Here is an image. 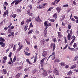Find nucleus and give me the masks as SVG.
Masks as SVG:
<instances>
[{
    "label": "nucleus",
    "instance_id": "1",
    "mask_svg": "<svg viewBox=\"0 0 78 78\" xmlns=\"http://www.w3.org/2000/svg\"><path fill=\"white\" fill-rule=\"evenodd\" d=\"M47 59V58L45 57L43 58L41 61L40 63L41 64V66H43V65H44V61H45V60H46Z\"/></svg>",
    "mask_w": 78,
    "mask_h": 78
},
{
    "label": "nucleus",
    "instance_id": "2",
    "mask_svg": "<svg viewBox=\"0 0 78 78\" xmlns=\"http://www.w3.org/2000/svg\"><path fill=\"white\" fill-rule=\"evenodd\" d=\"M51 48H53L52 51H54V50L55 49V48H56V47L55 46V44L54 43H52L51 44Z\"/></svg>",
    "mask_w": 78,
    "mask_h": 78
},
{
    "label": "nucleus",
    "instance_id": "3",
    "mask_svg": "<svg viewBox=\"0 0 78 78\" xmlns=\"http://www.w3.org/2000/svg\"><path fill=\"white\" fill-rule=\"evenodd\" d=\"M54 73L55 74V75H59V73L58 72V71L57 70V69L55 68L54 69Z\"/></svg>",
    "mask_w": 78,
    "mask_h": 78
},
{
    "label": "nucleus",
    "instance_id": "4",
    "mask_svg": "<svg viewBox=\"0 0 78 78\" xmlns=\"http://www.w3.org/2000/svg\"><path fill=\"white\" fill-rule=\"evenodd\" d=\"M47 28H48V27H46L45 29V30H44V37H47V31L46 30Z\"/></svg>",
    "mask_w": 78,
    "mask_h": 78
},
{
    "label": "nucleus",
    "instance_id": "5",
    "mask_svg": "<svg viewBox=\"0 0 78 78\" xmlns=\"http://www.w3.org/2000/svg\"><path fill=\"white\" fill-rule=\"evenodd\" d=\"M35 20L37 22H42V20L39 18V16H38L37 17L35 18Z\"/></svg>",
    "mask_w": 78,
    "mask_h": 78
},
{
    "label": "nucleus",
    "instance_id": "6",
    "mask_svg": "<svg viewBox=\"0 0 78 78\" xmlns=\"http://www.w3.org/2000/svg\"><path fill=\"white\" fill-rule=\"evenodd\" d=\"M56 10L58 13H59L60 11L62 10V8L60 7H58L56 8Z\"/></svg>",
    "mask_w": 78,
    "mask_h": 78
},
{
    "label": "nucleus",
    "instance_id": "7",
    "mask_svg": "<svg viewBox=\"0 0 78 78\" xmlns=\"http://www.w3.org/2000/svg\"><path fill=\"white\" fill-rule=\"evenodd\" d=\"M9 14V11L8 10H7L4 12V13L3 14L4 17H5V16H8V14Z\"/></svg>",
    "mask_w": 78,
    "mask_h": 78
},
{
    "label": "nucleus",
    "instance_id": "8",
    "mask_svg": "<svg viewBox=\"0 0 78 78\" xmlns=\"http://www.w3.org/2000/svg\"><path fill=\"white\" fill-rule=\"evenodd\" d=\"M75 37L74 36H72V38L73 39L72 40V41H71V42L70 44V45H72V44H73V43L74 42V41H75Z\"/></svg>",
    "mask_w": 78,
    "mask_h": 78
},
{
    "label": "nucleus",
    "instance_id": "9",
    "mask_svg": "<svg viewBox=\"0 0 78 78\" xmlns=\"http://www.w3.org/2000/svg\"><path fill=\"white\" fill-rule=\"evenodd\" d=\"M47 52L44 51L43 52L42 55L43 57H45L47 56Z\"/></svg>",
    "mask_w": 78,
    "mask_h": 78
},
{
    "label": "nucleus",
    "instance_id": "10",
    "mask_svg": "<svg viewBox=\"0 0 78 78\" xmlns=\"http://www.w3.org/2000/svg\"><path fill=\"white\" fill-rule=\"evenodd\" d=\"M51 57V58L52 59V60H54L55 59V58L56 57H55V55H51L48 58V59H49L50 57Z\"/></svg>",
    "mask_w": 78,
    "mask_h": 78
},
{
    "label": "nucleus",
    "instance_id": "11",
    "mask_svg": "<svg viewBox=\"0 0 78 78\" xmlns=\"http://www.w3.org/2000/svg\"><path fill=\"white\" fill-rule=\"evenodd\" d=\"M68 32H69L67 30L66 31V33H68V35L67 36V37L68 40H70V37H71V35H70V33H69Z\"/></svg>",
    "mask_w": 78,
    "mask_h": 78
},
{
    "label": "nucleus",
    "instance_id": "12",
    "mask_svg": "<svg viewBox=\"0 0 78 78\" xmlns=\"http://www.w3.org/2000/svg\"><path fill=\"white\" fill-rule=\"evenodd\" d=\"M38 54H39V53L38 52H37L36 54V55L35 56L34 60V63H35V62H36V60L37 59V55H38Z\"/></svg>",
    "mask_w": 78,
    "mask_h": 78
},
{
    "label": "nucleus",
    "instance_id": "13",
    "mask_svg": "<svg viewBox=\"0 0 78 78\" xmlns=\"http://www.w3.org/2000/svg\"><path fill=\"white\" fill-rule=\"evenodd\" d=\"M68 49H69L70 51H75V49L72 48H70V46H68Z\"/></svg>",
    "mask_w": 78,
    "mask_h": 78
},
{
    "label": "nucleus",
    "instance_id": "14",
    "mask_svg": "<svg viewBox=\"0 0 78 78\" xmlns=\"http://www.w3.org/2000/svg\"><path fill=\"white\" fill-rule=\"evenodd\" d=\"M31 18H29L28 19H27L26 21V22L27 23H30V22H31Z\"/></svg>",
    "mask_w": 78,
    "mask_h": 78
},
{
    "label": "nucleus",
    "instance_id": "15",
    "mask_svg": "<svg viewBox=\"0 0 78 78\" xmlns=\"http://www.w3.org/2000/svg\"><path fill=\"white\" fill-rule=\"evenodd\" d=\"M24 52H25L24 53V55H26V56H30V53H28V52L24 51Z\"/></svg>",
    "mask_w": 78,
    "mask_h": 78
},
{
    "label": "nucleus",
    "instance_id": "16",
    "mask_svg": "<svg viewBox=\"0 0 78 78\" xmlns=\"http://www.w3.org/2000/svg\"><path fill=\"white\" fill-rule=\"evenodd\" d=\"M42 74L44 76H47V75H48V74L47 73V71H44L43 72Z\"/></svg>",
    "mask_w": 78,
    "mask_h": 78
},
{
    "label": "nucleus",
    "instance_id": "17",
    "mask_svg": "<svg viewBox=\"0 0 78 78\" xmlns=\"http://www.w3.org/2000/svg\"><path fill=\"white\" fill-rule=\"evenodd\" d=\"M72 73H73V72L70 70L69 72L67 73L66 74L67 75H71Z\"/></svg>",
    "mask_w": 78,
    "mask_h": 78
},
{
    "label": "nucleus",
    "instance_id": "18",
    "mask_svg": "<svg viewBox=\"0 0 78 78\" xmlns=\"http://www.w3.org/2000/svg\"><path fill=\"white\" fill-rule=\"evenodd\" d=\"M76 67V64L72 66L70 69H75Z\"/></svg>",
    "mask_w": 78,
    "mask_h": 78
},
{
    "label": "nucleus",
    "instance_id": "19",
    "mask_svg": "<svg viewBox=\"0 0 78 78\" xmlns=\"http://www.w3.org/2000/svg\"><path fill=\"white\" fill-rule=\"evenodd\" d=\"M22 74L21 73H18L16 76V78H19L20 76V75Z\"/></svg>",
    "mask_w": 78,
    "mask_h": 78
},
{
    "label": "nucleus",
    "instance_id": "20",
    "mask_svg": "<svg viewBox=\"0 0 78 78\" xmlns=\"http://www.w3.org/2000/svg\"><path fill=\"white\" fill-rule=\"evenodd\" d=\"M0 41L4 42L5 41V39L2 38V37H1L0 38Z\"/></svg>",
    "mask_w": 78,
    "mask_h": 78
},
{
    "label": "nucleus",
    "instance_id": "21",
    "mask_svg": "<svg viewBox=\"0 0 78 78\" xmlns=\"http://www.w3.org/2000/svg\"><path fill=\"white\" fill-rule=\"evenodd\" d=\"M58 36L59 37H61L62 35H61V33L60 32H58Z\"/></svg>",
    "mask_w": 78,
    "mask_h": 78
},
{
    "label": "nucleus",
    "instance_id": "22",
    "mask_svg": "<svg viewBox=\"0 0 78 78\" xmlns=\"http://www.w3.org/2000/svg\"><path fill=\"white\" fill-rule=\"evenodd\" d=\"M27 28H28V25L27 24L25 26V28H24L25 31H26Z\"/></svg>",
    "mask_w": 78,
    "mask_h": 78
},
{
    "label": "nucleus",
    "instance_id": "23",
    "mask_svg": "<svg viewBox=\"0 0 78 78\" xmlns=\"http://www.w3.org/2000/svg\"><path fill=\"white\" fill-rule=\"evenodd\" d=\"M37 8L41 9L44 8V6H42V5H39L37 7Z\"/></svg>",
    "mask_w": 78,
    "mask_h": 78
},
{
    "label": "nucleus",
    "instance_id": "24",
    "mask_svg": "<svg viewBox=\"0 0 78 78\" xmlns=\"http://www.w3.org/2000/svg\"><path fill=\"white\" fill-rule=\"evenodd\" d=\"M3 73H4V74H6V73H7L6 72L7 71L6 69H3Z\"/></svg>",
    "mask_w": 78,
    "mask_h": 78
},
{
    "label": "nucleus",
    "instance_id": "25",
    "mask_svg": "<svg viewBox=\"0 0 78 78\" xmlns=\"http://www.w3.org/2000/svg\"><path fill=\"white\" fill-rule=\"evenodd\" d=\"M65 15H63L62 17V18H61L60 20H61L62 21L63 20H64V19L65 18Z\"/></svg>",
    "mask_w": 78,
    "mask_h": 78
},
{
    "label": "nucleus",
    "instance_id": "26",
    "mask_svg": "<svg viewBox=\"0 0 78 78\" xmlns=\"http://www.w3.org/2000/svg\"><path fill=\"white\" fill-rule=\"evenodd\" d=\"M41 42L42 43V44H43V45H44V44H45V40L44 39L42 40L41 41Z\"/></svg>",
    "mask_w": 78,
    "mask_h": 78
},
{
    "label": "nucleus",
    "instance_id": "27",
    "mask_svg": "<svg viewBox=\"0 0 78 78\" xmlns=\"http://www.w3.org/2000/svg\"><path fill=\"white\" fill-rule=\"evenodd\" d=\"M53 17L55 18V19H56L57 18V14L56 13H55L53 16Z\"/></svg>",
    "mask_w": 78,
    "mask_h": 78
},
{
    "label": "nucleus",
    "instance_id": "28",
    "mask_svg": "<svg viewBox=\"0 0 78 78\" xmlns=\"http://www.w3.org/2000/svg\"><path fill=\"white\" fill-rule=\"evenodd\" d=\"M16 56H15L14 57V58L13 60V62H16Z\"/></svg>",
    "mask_w": 78,
    "mask_h": 78
},
{
    "label": "nucleus",
    "instance_id": "29",
    "mask_svg": "<svg viewBox=\"0 0 78 78\" xmlns=\"http://www.w3.org/2000/svg\"><path fill=\"white\" fill-rule=\"evenodd\" d=\"M33 30H29L28 32V34H31V33H33Z\"/></svg>",
    "mask_w": 78,
    "mask_h": 78
},
{
    "label": "nucleus",
    "instance_id": "30",
    "mask_svg": "<svg viewBox=\"0 0 78 78\" xmlns=\"http://www.w3.org/2000/svg\"><path fill=\"white\" fill-rule=\"evenodd\" d=\"M44 24L45 27H48V24H47V22L46 21L44 22Z\"/></svg>",
    "mask_w": 78,
    "mask_h": 78
},
{
    "label": "nucleus",
    "instance_id": "31",
    "mask_svg": "<svg viewBox=\"0 0 78 78\" xmlns=\"http://www.w3.org/2000/svg\"><path fill=\"white\" fill-rule=\"evenodd\" d=\"M48 20L51 21V22H55V20L54 19H49Z\"/></svg>",
    "mask_w": 78,
    "mask_h": 78
},
{
    "label": "nucleus",
    "instance_id": "32",
    "mask_svg": "<svg viewBox=\"0 0 78 78\" xmlns=\"http://www.w3.org/2000/svg\"><path fill=\"white\" fill-rule=\"evenodd\" d=\"M53 9V7H51L47 11H50L52 9Z\"/></svg>",
    "mask_w": 78,
    "mask_h": 78
},
{
    "label": "nucleus",
    "instance_id": "33",
    "mask_svg": "<svg viewBox=\"0 0 78 78\" xmlns=\"http://www.w3.org/2000/svg\"><path fill=\"white\" fill-rule=\"evenodd\" d=\"M20 2V1L19 0H18L16 1L15 2V5H18V4H19V3Z\"/></svg>",
    "mask_w": 78,
    "mask_h": 78
},
{
    "label": "nucleus",
    "instance_id": "34",
    "mask_svg": "<svg viewBox=\"0 0 78 78\" xmlns=\"http://www.w3.org/2000/svg\"><path fill=\"white\" fill-rule=\"evenodd\" d=\"M60 64L61 66H65V63L63 62H62L61 63H60Z\"/></svg>",
    "mask_w": 78,
    "mask_h": 78
},
{
    "label": "nucleus",
    "instance_id": "35",
    "mask_svg": "<svg viewBox=\"0 0 78 78\" xmlns=\"http://www.w3.org/2000/svg\"><path fill=\"white\" fill-rule=\"evenodd\" d=\"M53 41L54 42H56L57 41H56V38H54L53 39Z\"/></svg>",
    "mask_w": 78,
    "mask_h": 78
},
{
    "label": "nucleus",
    "instance_id": "36",
    "mask_svg": "<svg viewBox=\"0 0 78 78\" xmlns=\"http://www.w3.org/2000/svg\"><path fill=\"white\" fill-rule=\"evenodd\" d=\"M4 3L5 6H8V3L6 2H4Z\"/></svg>",
    "mask_w": 78,
    "mask_h": 78
},
{
    "label": "nucleus",
    "instance_id": "37",
    "mask_svg": "<svg viewBox=\"0 0 78 78\" xmlns=\"http://www.w3.org/2000/svg\"><path fill=\"white\" fill-rule=\"evenodd\" d=\"M12 52H10L9 55V58H11V55H12Z\"/></svg>",
    "mask_w": 78,
    "mask_h": 78
},
{
    "label": "nucleus",
    "instance_id": "38",
    "mask_svg": "<svg viewBox=\"0 0 78 78\" xmlns=\"http://www.w3.org/2000/svg\"><path fill=\"white\" fill-rule=\"evenodd\" d=\"M25 50H26L27 51H29V49L27 47H25Z\"/></svg>",
    "mask_w": 78,
    "mask_h": 78
},
{
    "label": "nucleus",
    "instance_id": "39",
    "mask_svg": "<svg viewBox=\"0 0 78 78\" xmlns=\"http://www.w3.org/2000/svg\"><path fill=\"white\" fill-rule=\"evenodd\" d=\"M16 16H17V15H16V14H14L12 16V17H13V18H15Z\"/></svg>",
    "mask_w": 78,
    "mask_h": 78
},
{
    "label": "nucleus",
    "instance_id": "40",
    "mask_svg": "<svg viewBox=\"0 0 78 78\" xmlns=\"http://www.w3.org/2000/svg\"><path fill=\"white\" fill-rule=\"evenodd\" d=\"M25 23V21H23L21 23V25H23L24 24V23Z\"/></svg>",
    "mask_w": 78,
    "mask_h": 78
},
{
    "label": "nucleus",
    "instance_id": "41",
    "mask_svg": "<svg viewBox=\"0 0 78 78\" xmlns=\"http://www.w3.org/2000/svg\"><path fill=\"white\" fill-rule=\"evenodd\" d=\"M68 6H69V5H68V4H66L63 6V7H68Z\"/></svg>",
    "mask_w": 78,
    "mask_h": 78
},
{
    "label": "nucleus",
    "instance_id": "42",
    "mask_svg": "<svg viewBox=\"0 0 78 78\" xmlns=\"http://www.w3.org/2000/svg\"><path fill=\"white\" fill-rule=\"evenodd\" d=\"M71 20L72 21H73V22H75V19L73 18H71Z\"/></svg>",
    "mask_w": 78,
    "mask_h": 78
},
{
    "label": "nucleus",
    "instance_id": "43",
    "mask_svg": "<svg viewBox=\"0 0 78 78\" xmlns=\"http://www.w3.org/2000/svg\"><path fill=\"white\" fill-rule=\"evenodd\" d=\"M68 46V45L67 44H66L65 47L63 48V50H65V49H66L67 48V47Z\"/></svg>",
    "mask_w": 78,
    "mask_h": 78
},
{
    "label": "nucleus",
    "instance_id": "44",
    "mask_svg": "<svg viewBox=\"0 0 78 78\" xmlns=\"http://www.w3.org/2000/svg\"><path fill=\"white\" fill-rule=\"evenodd\" d=\"M3 59H4V60H5V61H6V59H7V57L4 56L3 57Z\"/></svg>",
    "mask_w": 78,
    "mask_h": 78
},
{
    "label": "nucleus",
    "instance_id": "45",
    "mask_svg": "<svg viewBox=\"0 0 78 78\" xmlns=\"http://www.w3.org/2000/svg\"><path fill=\"white\" fill-rule=\"evenodd\" d=\"M5 43H4L3 44L1 45V47H5Z\"/></svg>",
    "mask_w": 78,
    "mask_h": 78
},
{
    "label": "nucleus",
    "instance_id": "46",
    "mask_svg": "<svg viewBox=\"0 0 78 78\" xmlns=\"http://www.w3.org/2000/svg\"><path fill=\"white\" fill-rule=\"evenodd\" d=\"M56 1H55L54 2H52V5H55V6H56V5H55V3H56Z\"/></svg>",
    "mask_w": 78,
    "mask_h": 78
},
{
    "label": "nucleus",
    "instance_id": "47",
    "mask_svg": "<svg viewBox=\"0 0 78 78\" xmlns=\"http://www.w3.org/2000/svg\"><path fill=\"white\" fill-rule=\"evenodd\" d=\"M36 72V69H35L34 70V71L33 72V74H34Z\"/></svg>",
    "mask_w": 78,
    "mask_h": 78
},
{
    "label": "nucleus",
    "instance_id": "48",
    "mask_svg": "<svg viewBox=\"0 0 78 78\" xmlns=\"http://www.w3.org/2000/svg\"><path fill=\"white\" fill-rule=\"evenodd\" d=\"M64 39H65V43L66 44L67 41V39L66 38V37H65Z\"/></svg>",
    "mask_w": 78,
    "mask_h": 78
},
{
    "label": "nucleus",
    "instance_id": "49",
    "mask_svg": "<svg viewBox=\"0 0 78 78\" xmlns=\"http://www.w3.org/2000/svg\"><path fill=\"white\" fill-rule=\"evenodd\" d=\"M28 15H29V16H33V13H30L29 14H28Z\"/></svg>",
    "mask_w": 78,
    "mask_h": 78
},
{
    "label": "nucleus",
    "instance_id": "50",
    "mask_svg": "<svg viewBox=\"0 0 78 78\" xmlns=\"http://www.w3.org/2000/svg\"><path fill=\"white\" fill-rule=\"evenodd\" d=\"M15 50H16V46H15V45L13 48V51H14Z\"/></svg>",
    "mask_w": 78,
    "mask_h": 78
},
{
    "label": "nucleus",
    "instance_id": "51",
    "mask_svg": "<svg viewBox=\"0 0 78 78\" xmlns=\"http://www.w3.org/2000/svg\"><path fill=\"white\" fill-rule=\"evenodd\" d=\"M32 23H30V27H29V28H30V27H33V25H32Z\"/></svg>",
    "mask_w": 78,
    "mask_h": 78
},
{
    "label": "nucleus",
    "instance_id": "52",
    "mask_svg": "<svg viewBox=\"0 0 78 78\" xmlns=\"http://www.w3.org/2000/svg\"><path fill=\"white\" fill-rule=\"evenodd\" d=\"M73 47H74V48H75L76 47V43H74L73 45Z\"/></svg>",
    "mask_w": 78,
    "mask_h": 78
},
{
    "label": "nucleus",
    "instance_id": "53",
    "mask_svg": "<svg viewBox=\"0 0 78 78\" xmlns=\"http://www.w3.org/2000/svg\"><path fill=\"white\" fill-rule=\"evenodd\" d=\"M47 3H44L43 4V5L44 6H47Z\"/></svg>",
    "mask_w": 78,
    "mask_h": 78
},
{
    "label": "nucleus",
    "instance_id": "54",
    "mask_svg": "<svg viewBox=\"0 0 78 78\" xmlns=\"http://www.w3.org/2000/svg\"><path fill=\"white\" fill-rule=\"evenodd\" d=\"M60 0H55V1L56 2V4H58V3L60 1Z\"/></svg>",
    "mask_w": 78,
    "mask_h": 78
},
{
    "label": "nucleus",
    "instance_id": "55",
    "mask_svg": "<svg viewBox=\"0 0 78 78\" xmlns=\"http://www.w3.org/2000/svg\"><path fill=\"white\" fill-rule=\"evenodd\" d=\"M10 46H11V48H12V47H13V45H14V44L13 43L11 44H10Z\"/></svg>",
    "mask_w": 78,
    "mask_h": 78
},
{
    "label": "nucleus",
    "instance_id": "56",
    "mask_svg": "<svg viewBox=\"0 0 78 78\" xmlns=\"http://www.w3.org/2000/svg\"><path fill=\"white\" fill-rule=\"evenodd\" d=\"M73 5H76V2L75 1H73Z\"/></svg>",
    "mask_w": 78,
    "mask_h": 78
},
{
    "label": "nucleus",
    "instance_id": "57",
    "mask_svg": "<svg viewBox=\"0 0 78 78\" xmlns=\"http://www.w3.org/2000/svg\"><path fill=\"white\" fill-rule=\"evenodd\" d=\"M4 30H5V31H6L7 30H8V27H5L4 28Z\"/></svg>",
    "mask_w": 78,
    "mask_h": 78
},
{
    "label": "nucleus",
    "instance_id": "58",
    "mask_svg": "<svg viewBox=\"0 0 78 78\" xmlns=\"http://www.w3.org/2000/svg\"><path fill=\"white\" fill-rule=\"evenodd\" d=\"M29 7L30 8V9H31L32 8V5H29Z\"/></svg>",
    "mask_w": 78,
    "mask_h": 78
},
{
    "label": "nucleus",
    "instance_id": "59",
    "mask_svg": "<svg viewBox=\"0 0 78 78\" xmlns=\"http://www.w3.org/2000/svg\"><path fill=\"white\" fill-rule=\"evenodd\" d=\"M27 13V14H29L30 13V10H28Z\"/></svg>",
    "mask_w": 78,
    "mask_h": 78
},
{
    "label": "nucleus",
    "instance_id": "60",
    "mask_svg": "<svg viewBox=\"0 0 78 78\" xmlns=\"http://www.w3.org/2000/svg\"><path fill=\"white\" fill-rule=\"evenodd\" d=\"M71 25H68V27L69 29H70L71 28Z\"/></svg>",
    "mask_w": 78,
    "mask_h": 78
},
{
    "label": "nucleus",
    "instance_id": "61",
    "mask_svg": "<svg viewBox=\"0 0 78 78\" xmlns=\"http://www.w3.org/2000/svg\"><path fill=\"white\" fill-rule=\"evenodd\" d=\"M27 62H28V63L29 62H30V60H29V59H27L26 60Z\"/></svg>",
    "mask_w": 78,
    "mask_h": 78
},
{
    "label": "nucleus",
    "instance_id": "62",
    "mask_svg": "<svg viewBox=\"0 0 78 78\" xmlns=\"http://www.w3.org/2000/svg\"><path fill=\"white\" fill-rule=\"evenodd\" d=\"M48 73H51V72H52V71L50 70H48Z\"/></svg>",
    "mask_w": 78,
    "mask_h": 78
},
{
    "label": "nucleus",
    "instance_id": "63",
    "mask_svg": "<svg viewBox=\"0 0 78 78\" xmlns=\"http://www.w3.org/2000/svg\"><path fill=\"white\" fill-rule=\"evenodd\" d=\"M74 17L75 19H78V16H74Z\"/></svg>",
    "mask_w": 78,
    "mask_h": 78
},
{
    "label": "nucleus",
    "instance_id": "64",
    "mask_svg": "<svg viewBox=\"0 0 78 78\" xmlns=\"http://www.w3.org/2000/svg\"><path fill=\"white\" fill-rule=\"evenodd\" d=\"M75 21L76 23H78V19L76 20Z\"/></svg>",
    "mask_w": 78,
    "mask_h": 78
}]
</instances>
